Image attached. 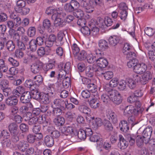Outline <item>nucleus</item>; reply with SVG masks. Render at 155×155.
<instances>
[{
    "label": "nucleus",
    "instance_id": "obj_35",
    "mask_svg": "<svg viewBox=\"0 0 155 155\" xmlns=\"http://www.w3.org/2000/svg\"><path fill=\"white\" fill-rule=\"evenodd\" d=\"M33 79L36 87L41 85L43 81V78L40 75L35 76L34 77Z\"/></svg>",
    "mask_w": 155,
    "mask_h": 155
},
{
    "label": "nucleus",
    "instance_id": "obj_26",
    "mask_svg": "<svg viewBox=\"0 0 155 155\" xmlns=\"http://www.w3.org/2000/svg\"><path fill=\"white\" fill-rule=\"evenodd\" d=\"M94 119V117H93ZM92 125L93 126L92 127L97 129L98 127L101 126L103 124L102 120L100 118H96L94 119L92 123Z\"/></svg>",
    "mask_w": 155,
    "mask_h": 155
},
{
    "label": "nucleus",
    "instance_id": "obj_61",
    "mask_svg": "<svg viewBox=\"0 0 155 155\" xmlns=\"http://www.w3.org/2000/svg\"><path fill=\"white\" fill-rule=\"evenodd\" d=\"M71 49L73 54L75 56L79 52L80 49L78 45L75 43H74L71 46Z\"/></svg>",
    "mask_w": 155,
    "mask_h": 155
},
{
    "label": "nucleus",
    "instance_id": "obj_32",
    "mask_svg": "<svg viewBox=\"0 0 155 155\" xmlns=\"http://www.w3.org/2000/svg\"><path fill=\"white\" fill-rule=\"evenodd\" d=\"M98 45L100 49L102 50L107 49L108 47L107 42L104 40H100L98 42Z\"/></svg>",
    "mask_w": 155,
    "mask_h": 155
},
{
    "label": "nucleus",
    "instance_id": "obj_55",
    "mask_svg": "<svg viewBox=\"0 0 155 155\" xmlns=\"http://www.w3.org/2000/svg\"><path fill=\"white\" fill-rule=\"evenodd\" d=\"M132 114L135 115H137L139 114H141L144 110V109L142 107H137L134 108L133 107L132 109Z\"/></svg>",
    "mask_w": 155,
    "mask_h": 155
},
{
    "label": "nucleus",
    "instance_id": "obj_11",
    "mask_svg": "<svg viewBox=\"0 0 155 155\" xmlns=\"http://www.w3.org/2000/svg\"><path fill=\"white\" fill-rule=\"evenodd\" d=\"M31 115L32 114L31 113H28L25 116V120L28 121V124L30 125H32L36 124L38 120L36 116L31 118Z\"/></svg>",
    "mask_w": 155,
    "mask_h": 155
},
{
    "label": "nucleus",
    "instance_id": "obj_14",
    "mask_svg": "<svg viewBox=\"0 0 155 155\" xmlns=\"http://www.w3.org/2000/svg\"><path fill=\"white\" fill-rule=\"evenodd\" d=\"M152 78V74L149 71H147L142 75L141 79V83L146 84Z\"/></svg>",
    "mask_w": 155,
    "mask_h": 155
},
{
    "label": "nucleus",
    "instance_id": "obj_9",
    "mask_svg": "<svg viewBox=\"0 0 155 155\" xmlns=\"http://www.w3.org/2000/svg\"><path fill=\"white\" fill-rule=\"evenodd\" d=\"M106 116L110 121L115 124L117 122L118 120L116 114L112 111L109 110L106 112Z\"/></svg>",
    "mask_w": 155,
    "mask_h": 155
},
{
    "label": "nucleus",
    "instance_id": "obj_20",
    "mask_svg": "<svg viewBox=\"0 0 155 155\" xmlns=\"http://www.w3.org/2000/svg\"><path fill=\"white\" fill-rule=\"evenodd\" d=\"M25 89L23 87L19 86L17 87L15 89H14L12 91L13 94L15 96L19 97L25 92Z\"/></svg>",
    "mask_w": 155,
    "mask_h": 155
},
{
    "label": "nucleus",
    "instance_id": "obj_19",
    "mask_svg": "<svg viewBox=\"0 0 155 155\" xmlns=\"http://www.w3.org/2000/svg\"><path fill=\"white\" fill-rule=\"evenodd\" d=\"M48 94V93H41V95L39 100L41 102L44 104H47L50 102V97Z\"/></svg>",
    "mask_w": 155,
    "mask_h": 155
},
{
    "label": "nucleus",
    "instance_id": "obj_45",
    "mask_svg": "<svg viewBox=\"0 0 155 155\" xmlns=\"http://www.w3.org/2000/svg\"><path fill=\"white\" fill-rule=\"evenodd\" d=\"M127 81L128 87L131 89H133L136 87V83L134 79L128 78L127 79Z\"/></svg>",
    "mask_w": 155,
    "mask_h": 155
},
{
    "label": "nucleus",
    "instance_id": "obj_44",
    "mask_svg": "<svg viewBox=\"0 0 155 155\" xmlns=\"http://www.w3.org/2000/svg\"><path fill=\"white\" fill-rule=\"evenodd\" d=\"M112 144L111 142L110 141L106 140L103 143V148L106 150L110 151L113 148Z\"/></svg>",
    "mask_w": 155,
    "mask_h": 155
},
{
    "label": "nucleus",
    "instance_id": "obj_30",
    "mask_svg": "<svg viewBox=\"0 0 155 155\" xmlns=\"http://www.w3.org/2000/svg\"><path fill=\"white\" fill-rule=\"evenodd\" d=\"M64 34L62 32H59L58 34L57 39L56 42L57 46L61 45L63 44V39Z\"/></svg>",
    "mask_w": 155,
    "mask_h": 155
},
{
    "label": "nucleus",
    "instance_id": "obj_6",
    "mask_svg": "<svg viewBox=\"0 0 155 155\" xmlns=\"http://www.w3.org/2000/svg\"><path fill=\"white\" fill-rule=\"evenodd\" d=\"M147 69V66L143 63H137L134 68V72L137 74H141L145 72Z\"/></svg>",
    "mask_w": 155,
    "mask_h": 155
},
{
    "label": "nucleus",
    "instance_id": "obj_46",
    "mask_svg": "<svg viewBox=\"0 0 155 155\" xmlns=\"http://www.w3.org/2000/svg\"><path fill=\"white\" fill-rule=\"evenodd\" d=\"M132 48V46L128 43H125L124 44L123 49V52L124 54H128Z\"/></svg>",
    "mask_w": 155,
    "mask_h": 155
},
{
    "label": "nucleus",
    "instance_id": "obj_4",
    "mask_svg": "<svg viewBox=\"0 0 155 155\" xmlns=\"http://www.w3.org/2000/svg\"><path fill=\"white\" fill-rule=\"evenodd\" d=\"M111 96V100L116 104L119 105L122 102V98L121 94L117 91L111 90V92L110 93Z\"/></svg>",
    "mask_w": 155,
    "mask_h": 155
},
{
    "label": "nucleus",
    "instance_id": "obj_50",
    "mask_svg": "<svg viewBox=\"0 0 155 155\" xmlns=\"http://www.w3.org/2000/svg\"><path fill=\"white\" fill-rule=\"evenodd\" d=\"M101 74L103 75L104 78L107 80L111 79L113 76V73L111 71H107L104 73L101 72Z\"/></svg>",
    "mask_w": 155,
    "mask_h": 155
},
{
    "label": "nucleus",
    "instance_id": "obj_63",
    "mask_svg": "<svg viewBox=\"0 0 155 155\" xmlns=\"http://www.w3.org/2000/svg\"><path fill=\"white\" fill-rule=\"evenodd\" d=\"M105 128L107 130H112L113 129V127L110 121L107 120H104V123Z\"/></svg>",
    "mask_w": 155,
    "mask_h": 155
},
{
    "label": "nucleus",
    "instance_id": "obj_21",
    "mask_svg": "<svg viewBox=\"0 0 155 155\" xmlns=\"http://www.w3.org/2000/svg\"><path fill=\"white\" fill-rule=\"evenodd\" d=\"M110 92H111V90L102 94L101 96V100L105 104H107L111 100L110 97L111 96L110 94Z\"/></svg>",
    "mask_w": 155,
    "mask_h": 155
},
{
    "label": "nucleus",
    "instance_id": "obj_37",
    "mask_svg": "<svg viewBox=\"0 0 155 155\" xmlns=\"http://www.w3.org/2000/svg\"><path fill=\"white\" fill-rule=\"evenodd\" d=\"M125 137L131 146H132L134 144L135 137L133 134H127L125 135Z\"/></svg>",
    "mask_w": 155,
    "mask_h": 155
},
{
    "label": "nucleus",
    "instance_id": "obj_3",
    "mask_svg": "<svg viewBox=\"0 0 155 155\" xmlns=\"http://www.w3.org/2000/svg\"><path fill=\"white\" fill-rule=\"evenodd\" d=\"M83 83L87 85V87L88 90L90 92L94 93L95 94L97 88V86L93 83L91 79L87 78H84L82 79Z\"/></svg>",
    "mask_w": 155,
    "mask_h": 155
},
{
    "label": "nucleus",
    "instance_id": "obj_48",
    "mask_svg": "<svg viewBox=\"0 0 155 155\" xmlns=\"http://www.w3.org/2000/svg\"><path fill=\"white\" fill-rule=\"evenodd\" d=\"M78 137L81 140H84L87 136L84 129H80L77 133Z\"/></svg>",
    "mask_w": 155,
    "mask_h": 155
},
{
    "label": "nucleus",
    "instance_id": "obj_17",
    "mask_svg": "<svg viewBox=\"0 0 155 155\" xmlns=\"http://www.w3.org/2000/svg\"><path fill=\"white\" fill-rule=\"evenodd\" d=\"M43 67V64L42 63L33 64L31 66V71L34 74L38 73L41 70Z\"/></svg>",
    "mask_w": 155,
    "mask_h": 155
},
{
    "label": "nucleus",
    "instance_id": "obj_54",
    "mask_svg": "<svg viewBox=\"0 0 155 155\" xmlns=\"http://www.w3.org/2000/svg\"><path fill=\"white\" fill-rule=\"evenodd\" d=\"M137 60L136 59H132L130 60L127 62V65L129 68H134L137 64Z\"/></svg>",
    "mask_w": 155,
    "mask_h": 155
},
{
    "label": "nucleus",
    "instance_id": "obj_29",
    "mask_svg": "<svg viewBox=\"0 0 155 155\" xmlns=\"http://www.w3.org/2000/svg\"><path fill=\"white\" fill-rule=\"evenodd\" d=\"M54 122L56 126H61L64 124L65 120L63 117H58L54 119Z\"/></svg>",
    "mask_w": 155,
    "mask_h": 155
},
{
    "label": "nucleus",
    "instance_id": "obj_12",
    "mask_svg": "<svg viewBox=\"0 0 155 155\" xmlns=\"http://www.w3.org/2000/svg\"><path fill=\"white\" fill-rule=\"evenodd\" d=\"M119 142L118 143V147L121 150L126 149L128 146V143L121 135H119Z\"/></svg>",
    "mask_w": 155,
    "mask_h": 155
},
{
    "label": "nucleus",
    "instance_id": "obj_56",
    "mask_svg": "<svg viewBox=\"0 0 155 155\" xmlns=\"http://www.w3.org/2000/svg\"><path fill=\"white\" fill-rule=\"evenodd\" d=\"M64 8L66 12H73L75 10L73 6L71 5L69 2L65 4L64 7Z\"/></svg>",
    "mask_w": 155,
    "mask_h": 155
},
{
    "label": "nucleus",
    "instance_id": "obj_16",
    "mask_svg": "<svg viewBox=\"0 0 155 155\" xmlns=\"http://www.w3.org/2000/svg\"><path fill=\"white\" fill-rule=\"evenodd\" d=\"M17 146L19 150L24 152L28 147L29 144L26 141L23 140L20 141L17 144Z\"/></svg>",
    "mask_w": 155,
    "mask_h": 155
},
{
    "label": "nucleus",
    "instance_id": "obj_24",
    "mask_svg": "<svg viewBox=\"0 0 155 155\" xmlns=\"http://www.w3.org/2000/svg\"><path fill=\"white\" fill-rule=\"evenodd\" d=\"M44 142L45 145L48 147H52L54 143V139L49 135H47L45 137Z\"/></svg>",
    "mask_w": 155,
    "mask_h": 155
},
{
    "label": "nucleus",
    "instance_id": "obj_40",
    "mask_svg": "<svg viewBox=\"0 0 155 155\" xmlns=\"http://www.w3.org/2000/svg\"><path fill=\"white\" fill-rule=\"evenodd\" d=\"M32 96L33 98L36 100H39L41 95V93L39 92L37 89H35L33 90H31Z\"/></svg>",
    "mask_w": 155,
    "mask_h": 155
},
{
    "label": "nucleus",
    "instance_id": "obj_53",
    "mask_svg": "<svg viewBox=\"0 0 155 155\" xmlns=\"http://www.w3.org/2000/svg\"><path fill=\"white\" fill-rule=\"evenodd\" d=\"M36 137L35 135L33 134H30L28 135L26 138L27 141L28 143H33L36 140Z\"/></svg>",
    "mask_w": 155,
    "mask_h": 155
},
{
    "label": "nucleus",
    "instance_id": "obj_28",
    "mask_svg": "<svg viewBox=\"0 0 155 155\" xmlns=\"http://www.w3.org/2000/svg\"><path fill=\"white\" fill-rule=\"evenodd\" d=\"M38 119L37 122L40 124H43L44 127L48 125V120L46 119L45 116L40 115L37 116Z\"/></svg>",
    "mask_w": 155,
    "mask_h": 155
},
{
    "label": "nucleus",
    "instance_id": "obj_42",
    "mask_svg": "<svg viewBox=\"0 0 155 155\" xmlns=\"http://www.w3.org/2000/svg\"><path fill=\"white\" fill-rule=\"evenodd\" d=\"M87 53L84 50L81 51L78 55V59L79 61L85 60L87 56Z\"/></svg>",
    "mask_w": 155,
    "mask_h": 155
},
{
    "label": "nucleus",
    "instance_id": "obj_25",
    "mask_svg": "<svg viewBox=\"0 0 155 155\" xmlns=\"http://www.w3.org/2000/svg\"><path fill=\"white\" fill-rule=\"evenodd\" d=\"M78 109L81 113L87 114L88 116L90 115L91 110L89 107L85 106L80 105L78 107Z\"/></svg>",
    "mask_w": 155,
    "mask_h": 155
},
{
    "label": "nucleus",
    "instance_id": "obj_62",
    "mask_svg": "<svg viewBox=\"0 0 155 155\" xmlns=\"http://www.w3.org/2000/svg\"><path fill=\"white\" fill-rule=\"evenodd\" d=\"M145 33L148 36H152L155 33V31L152 28L147 27L144 29Z\"/></svg>",
    "mask_w": 155,
    "mask_h": 155
},
{
    "label": "nucleus",
    "instance_id": "obj_13",
    "mask_svg": "<svg viewBox=\"0 0 155 155\" xmlns=\"http://www.w3.org/2000/svg\"><path fill=\"white\" fill-rule=\"evenodd\" d=\"M95 66H88L85 70V74L86 76L88 77H92L94 75V72H98L99 70L95 68Z\"/></svg>",
    "mask_w": 155,
    "mask_h": 155
},
{
    "label": "nucleus",
    "instance_id": "obj_22",
    "mask_svg": "<svg viewBox=\"0 0 155 155\" xmlns=\"http://www.w3.org/2000/svg\"><path fill=\"white\" fill-rule=\"evenodd\" d=\"M8 130L11 134H17L18 133V126L15 123L13 122L10 124L8 127Z\"/></svg>",
    "mask_w": 155,
    "mask_h": 155
},
{
    "label": "nucleus",
    "instance_id": "obj_49",
    "mask_svg": "<svg viewBox=\"0 0 155 155\" xmlns=\"http://www.w3.org/2000/svg\"><path fill=\"white\" fill-rule=\"evenodd\" d=\"M2 145L4 148L9 147L11 146L10 140L8 138H5L1 142Z\"/></svg>",
    "mask_w": 155,
    "mask_h": 155
},
{
    "label": "nucleus",
    "instance_id": "obj_27",
    "mask_svg": "<svg viewBox=\"0 0 155 155\" xmlns=\"http://www.w3.org/2000/svg\"><path fill=\"white\" fill-rule=\"evenodd\" d=\"M119 126L120 130L123 132H126L129 130V126L125 120H122L120 123Z\"/></svg>",
    "mask_w": 155,
    "mask_h": 155
},
{
    "label": "nucleus",
    "instance_id": "obj_18",
    "mask_svg": "<svg viewBox=\"0 0 155 155\" xmlns=\"http://www.w3.org/2000/svg\"><path fill=\"white\" fill-rule=\"evenodd\" d=\"M49 133L51 135V137L54 139H57L60 136V133L59 131L55 129L54 128L49 127L48 129Z\"/></svg>",
    "mask_w": 155,
    "mask_h": 155
},
{
    "label": "nucleus",
    "instance_id": "obj_39",
    "mask_svg": "<svg viewBox=\"0 0 155 155\" xmlns=\"http://www.w3.org/2000/svg\"><path fill=\"white\" fill-rule=\"evenodd\" d=\"M128 121L129 124H131V127H133L139 122L137 119V118L132 115L129 117L128 119Z\"/></svg>",
    "mask_w": 155,
    "mask_h": 155
},
{
    "label": "nucleus",
    "instance_id": "obj_47",
    "mask_svg": "<svg viewBox=\"0 0 155 155\" xmlns=\"http://www.w3.org/2000/svg\"><path fill=\"white\" fill-rule=\"evenodd\" d=\"M47 35L45 33L41 37H38L35 41L38 45H42L44 43V40L43 38H45L47 37Z\"/></svg>",
    "mask_w": 155,
    "mask_h": 155
},
{
    "label": "nucleus",
    "instance_id": "obj_64",
    "mask_svg": "<svg viewBox=\"0 0 155 155\" xmlns=\"http://www.w3.org/2000/svg\"><path fill=\"white\" fill-rule=\"evenodd\" d=\"M62 84L64 87H68L71 84L70 78L68 77H65L63 81Z\"/></svg>",
    "mask_w": 155,
    "mask_h": 155
},
{
    "label": "nucleus",
    "instance_id": "obj_31",
    "mask_svg": "<svg viewBox=\"0 0 155 155\" xmlns=\"http://www.w3.org/2000/svg\"><path fill=\"white\" fill-rule=\"evenodd\" d=\"M5 46L7 49L9 51H13L15 49V45L12 41L9 40L6 42Z\"/></svg>",
    "mask_w": 155,
    "mask_h": 155
},
{
    "label": "nucleus",
    "instance_id": "obj_38",
    "mask_svg": "<svg viewBox=\"0 0 155 155\" xmlns=\"http://www.w3.org/2000/svg\"><path fill=\"white\" fill-rule=\"evenodd\" d=\"M152 132V129L151 126H148L143 130V135L145 137H150Z\"/></svg>",
    "mask_w": 155,
    "mask_h": 155
},
{
    "label": "nucleus",
    "instance_id": "obj_2",
    "mask_svg": "<svg viewBox=\"0 0 155 155\" xmlns=\"http://www.w3.org/2000/svg\"><path fill=\"white\" fill-rule=\"evenodd\" d=\"M94 52L97 54L96 62L97 66L101 68L106 67L108 63L107 60L103 57V52L99 49L95 50Z\"/></svg>",
    "mask_w": 155,
    "mask_h": 155
},
{
    "label": "nucleus",
    "instance_id": "obj_36",
    "mask_svg": "<svg viewBox=\"0 0 155 155\" xmlns=\"http://www.w3.org/2000/svg\"><path fill=\"white\" fill-rule=\"evenodd\" d=\"M29 47L27 48H29L31 51H36L37 49V45L36 41H35V39H32L28 43Z\"/></svg>",
    "mask_w": 155,
    "mask_h": 155
},
{
    "label": "nucleus",
    "instance_id": "obj_52",
    "mask_svg": "<svg viewBox=\"0 0 155 155\" xmlns=\"http://www.w3.org/2000/svg\"><path fill=\"white\" fill-rule=\"evenodd\" d=\"M126 82L124 80L120 81L118 84V89L120 91H123L126 88Z\"/></svg>",
    "mask_w": 155,
    "mask_h": 155
},
{
    "label": "nucleus",
    "instance_id": "obj_41",
    "mask_svg": "<svg viewBox=\"0 0 155 155\" xmlns=\"http://www.w3.org/2000/svg\"><path fill=\"white\" fill-rule=\"evenodd\" d=\"M133 108L132 106H127L124 109V116L126 117H129L132 114V109Z\"/></svg>",
    "mask_w": 155,
    "mask_h": 155
},
{
    "label": "nucleus",
    "instance_id": "obj_43",
    "mask_svg": "<svg viewBox=\"0 0 155 155\" xmlns=\"http://www.w3.org/2000/svg\"><path fill=\"white\" fill-rule=\"evenodd\" d=\"M93 56L92 54H87L86 59L87 61L90 64H92L96 61L97 59V54Z\"/></svg>",
    "mask_w": 155,
    "mask_h": 155
},
{
    "label": "nucleus",
    "instance_id": "obj_7",
    "mask_svg": "<svg viewBox=\"0 0 155 155\" xmlns=\"http://www.w3.org/2000/svg\"><path fill=\"white\" fill-rule=\"evenodd\" d=\"M94 98H93L89 101L90 106L94 109H96L99 107L100 105V103L97 101V99L99 97L98 93H96L95 94H94Z\"/></svg>",
    "mask_w": 155,
    "mask_h": 155
},
{
    "label": "nucleus",
    "instance_id": "obj_8",
    "mask_svg": "<svg viewBox=\"0 0 155 155\" xmlns=\"http://www.w3.org/2000/svg\"><path fill=\"white\" fill-rule=\"evenodd\" d=\"M31 99V94L30 91H25L20 98L21 102L24 104L29 102Z\"/></svg>",
    "mask_w": 155,
    "mask_h": 155
},
{
    "label": "nucleus",
    "instance_id": "obj_58",
    "mask_svg": "<svg viewBox=\"0 0 155 155\" xmlns=\"http://www.w3.org/2000/svg\"><path fill=\"white\" fill-rule=\"evenodd\" d=\"M36 28L34 27H29L27 33L29 36L32 37L34 36L36 33Z\"/></svg>",
    "mask_w": 155,
    "mask_h": 155
},
{
    "label": "nucleus",
    "instance_id": "obj_1",
    "mask_svg": "<svg viewBox=\"0 0 155 155\" xmlns=\"http://www.w3.org/2000/svg\"><path fill=\"white\" fill-rule=\"evenodd\" d=\"M46 13L48 15L53 14L51 19L54 21V24L56 26L62 27L65 25L63 18L66 15L65 13L63 12L59 13L52 7L48 8L46 11Z\"/></svg>",
    "mask_w": 155,
    "mask_h": 155
},
{
    "label": "nucleus",
    "instance_id": "obj_51",
    "mask_svg": "<svg viewBox=\"0 0 155 155\" xmlns=\"http://www.w3.org/2000/svg\"><path fill=\"white\" fill-rule=\"evenodd\" d=\"M64 108H53L52 114L55 116L60 115L62 113V109Z\"/></svg>",
    "mask_w": 155,
    "mask_h": 155
},
{
    "label": "nucleus",
    "instance_id": "obj_15",
    "mask_svg": "<svg viewBox=\"0 0 155 155\" xmlns=\"http://www.w3.org/2000/svg\"><path fill=\"white\" fill-rule=\"evenodd\" d=\"M18 100L15 96H10L7 98L5 100L6 103L8 105L11 106L16 105L18 103Z\"/></svg>",
    "mask_w": 155,
    "mask_h": 155
},
{
    "label": "nucleus",
    "instance_id": "obj_10",
    "mask_svg": "<svg viewBox=\"0 0 155 155\" xmlns=\"http://www.w3.org/2000/svg\"><path fill=\"white\" fill-rule=\"evenodd\" d=\"M65 101L60 99H54L51 103V107L53 108H64Z\"/></svg>",
    "mask_w": 155,
    "mask_h": 155
},
{
    "label": "nucleus",
    "instance_id": "obj_59",
    "mask_svg": "<svg viewBox=\"0 0 155 155\" xmlns=\"http://www.w3.org/2000/svg\"><path fill=\"white\" fill-rule=\"evenodd\" d=\"M51 23L50 21L48 19H45L43 22V27L44 29H49L51 27Z\"/></svg>",
    "mask_w": 155,
    "mask_h": 155
},
{
    "label": "nucleus",
    "instance_id": "obj_34",
    "mask_svg": "<svg viewBox=\"0 0 155 155\" xmlns=\"http://www.w3.org/2000/svg\"><path fill=\"white\" fill-rule=\"evenodd\" d=\"M72 126H69L67 128V131L68 132V134H71L72 136L74 135L77 134V131L74 128L75 125L74 124H72Z\"/></svg>",
    "mask_w": 155,
    "mask_h": 155
},
{
    "label": "nucleus",
    "instance_id": "obj_23",
    "mask_svg": "<svg viewBox=\"0 0 155 155\" xmlns=\"http://www.w3.org/2000/svg\"><path fill=\"white\" fill-rule=\"evenodd\" d=\"M120 38L117 36H111L109 38L110 44L113 46L116 45L119 42Z\"/></svg>",
    "mask_w": 155,
    "mask_h": 155
},
{
    "label": "nucleus",
    "instance_id": "obj_5",
    "mask_svg": "<svg viewBox=\"0 0 155 155\" xmlns=\"http://www.w3.org/2000/svg\"><path fill=\"white\" fill-rule=\"evenodd\" d=\"M81 6L87 12L90 13L93 12L94 9V6L91 1H90L88 3L82 1L81 3Z\"/></svg>",
    "mask_w": 155,
    "mask_h": 155
},
{
    "label": "nucleus",
    "instance_id": "obj_57",
    "mask_svg": "<svg viewBox=\"0 0 155 155\" xmlns=\"http://www.w3.org/2000/svg\"><path fill=\"white\" fill-rule=\"evenodd\" d=\"M119 82L118 78H114L110 81L109 85L111 87H116L118 85Z\"/></svg>",
    "mask_w": 155,
    "mask_h": 155
},
{
    "label": "nucleus",
    "instance_id": "obj_33",
    "mask_svg": "<svg viewBox=\"0 0 155 155\" xmlns=\"http://www.w3.org/2000/svg\"><path fill=\"white\" fill-rule=\"evenodd\" d=\"M25 87L29 88L31 90H33L36 87L35 84L31 79L26 80L25 82Z\"/></svg>",
    "mask_w": 155,
    "mask_h": 155
},
{
    "label": "nucleus",
    "instance_id": "obj_60",
    "mask_svg": "<svg viewBox=\"0 0 155 155\" xmlns=\"http://www.w3.org/2000/svg\"><path fill=\"white\" fill-rule=\"evenodd\" d=\"M81 32L84 35H89L91 33V28L87 26H84L81 29Z\"/></svg>",
    "mask_w": 155,
    "mask_h": 155
}]
</instances>
